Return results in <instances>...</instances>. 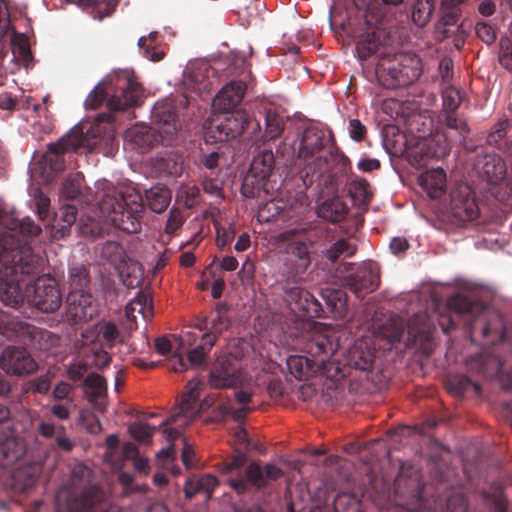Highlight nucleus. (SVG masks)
I'll use <instances>...</instances> for the list:
<instances>
[{"label":"nucleus","instance_id":"1","mask_svg":"<svg viewBox=\"0 0 512 512\" xmlns=\"http://www.w3.org/2000/svg\"><path fill=\"white\" fill-rule=\"evenodd\" d=\"M331 140L332 136L330 137ZM351 171L349 158L339 150L332 141L325 156L316 157L303 170V182L306 186L315 185L323 202L318 206L319 217L337 223L342 221L347 213L346 204L339 198L338 191L341 178H346Z\"/></svg>","mask_w":512,"mask_h":512},{"label":"nucleus","instance_id":"2","mask_svg":"<svg viewBox=\"0 0 512 512\" xmlns=\"http://www.w3.org/2000/svg\"><path fill=\"white\" fill-rule=\"evenodd\" d=\"M110 118V115L100 114L96 122L90 125L86 131H84V126L76 125L57 142L48 144L46 152L35 167L39 170L43 180L51 181L57 173L64 170L67 154L78 152L81 148L92 151L102 142H111L113 140L111 131H107L101 125L102 121L109 122Z\"/></svg>","mask_w":512,"mask_h":512},{"label":"nucleus","instance_id":"3","mask_svg":"<svg viewBox=\"0 0 512 512\" xmlns=\"http://www.w3.org/2000/svg\"><path fill=\"white\" fill-rule=\"evenodd\" d=\"M43 259L30 247L0 241V300L6 306L17 308L24 301L20 282L26 276L42 272Z\"/></svg>","mask_w":512,"mask_h":512},{"label":"nucleus","instance_id":"4","mask_svg":"<svg viewBox=\"0 0 512 512\" xmlns=\"http://www.w3.org/2000/svg\"><path fill=\"white\" fill-rule=\"evenodd\" d=\"M144 89L132 71L122 70L109 75L100 82L87 96L85 107L95 110L107 100L111 111H125L139 106Z\"/></svg>","mask_w":512,"mask_h":512},{"label":"nucleus","instance_id":"5","mask_svg":"<svg viewBox=\"0 0 512 512\" xmlns=\"http://www.w3.org/2000/svg\"><path fill=\"white\" fill-rule=\"evenodd\" d=\"M101 215L115 228L126 233L141 230L144 212L143 197L133 188H109L99 203Z\"/></svg>","mask_w":512,"mask_h":512},{"label":"nucleus","instance_id":"6","mask_svg":"<svg viewBox=\"0 0 512 512\" xmlns=\"http://www.w3.org/2000/svg\"><path fill=\"white\" fill-rule=\"evenodd\" d=\"M335 339L317 329L303 336L302 352L306 355H291L287 367L297 380H308L318 372H326L330 359L337 350Z\"/></svg>","mask_w":512,"mask_h":512},{"label":"nucleus","instance_id":"7","mask_svg":"<svg viewBox=\"0 0 512 512\" xmlns=\"http://www.w3.org/2000/svg\"><path fill=\"white\" fill-rule=\"evenodd\" d=\"M449 315H441L438 324L443 333L447 334L455 328L456 322L463 321L471 343H477V333L487 338L492 329L488 323V311L480 303L471 301L467 296L456 294L447 303Z\"/></svg>","mask_w":512,"mask_h":512},{"label":"nucleus","instance_id":"8","mask_svg":"<svg viewBox=\"0 0 512 512\" xmlns=\"http://www.w3.org/2000/svg\"><path fill=\"white\" fill-rule=\"evenodd\" d=\"M0 333L7 337L15 336L25 344H31L40 350H47L57 341L56 336L50 331L10 318L2 311H0Z\"/></svg>","mask_w":512,"mask_h":512},{"label":"nucleus","instance_id":"9","mask_svg":"<svg viewBox=\"0 0 512 512\" xmlns=\"http://www.w3.org/2000/svg\"><path fill=\"white\" fill-rule=\"evenodd\" d=\"M377 69L387 72L395 81L396 86H408L419 79L422 74V62L413 53H393L377 63Z\"/></svg>","mask_w":512,"mask_h":512},{"label":"nucleus","instance_id":"10","mask_svg":"<svg viewBox=\"0 0 512 512\" xmlns=\"http://www.w3.org/2000/svg\"><path fill=\"white\" fill-rule=\"evenodd\" d=\"M222 118L212 121L205 131L206 143L226 142L236 139L249 124V115L244 110H235Z\"/></svg>","mask_w":512,"mask_h":512},{"label":"nucleus","instance_id":"11","mask_svg":"<svg viewBox=\"0 0 512 512\" xmlns=\"http://www.w3.org/2000/svg\"><path fill=\"white\" fill-rule=\"evenodd\" d=\"M28 301L44 313L58 310L62 304V294L56 280L49 276H39L31 290L28 289Z\"/></svg>","mask_w":512,"mask_h":512},{"label":"nucleus","instance_id":"12","mask_svg":"<svg viewBox=\"0 0 512 512\" xmlns=\"http://www.w3.org/2000/svg\"><path fill=\"white\" fill-rule=\"evenodd\" d=\"M311 258L308 245L302 241H295L287 247V257L282 272V282L301 283L310 266Z\"/></svg>","mask_w":512,"mask_h":512},{"label":"nucleus","instance_id":"13","mask_svg":"<svg viewBox=\"0 0 512 512\" xmlns=\"http://www.w3.org/2000/svg\"><path fill=\"white\" fill-rule=\"evenodd\" d=\"M450 209L459 222H473L480 215V208L472 188L466 183L457 184L450 193Z\"/></svg>","mask_w":512,"mask_h":512},{"label":"nucleus","instance_id":"14","mask_svg":"<svg viewBox=\"0 0 512 512\" xmlns=\"http://www.w3.org/2000/svg\"><path fill=\"white\" fill-rule=\"evenodd\" d=\"M245 475L246 478L238 477L228 480L230 487L238 494L245 493L248 490L249 483L257 488L265 487L270 481L282 477L283 471L273 464L261 466L258 463H251L246 468Z\"/></svg>","mask_w":512,"mask_h":512},{"label":"nucleus","instance_id":"15","mask_svg":"<svg viewBox=\"0 0 512 512\" xmlns=\"http://www.w3.org/2000/svg\"><path fill=\"white\" fill-rule=\"evenodd\" d=\"M57 512H92L95 497L91 490L64 486L55 496Z\"/></svg>","mask_w":512,"mask_h":512},{"label":"nucleus","instance_id":"16","mask_svg":"<svg viewBox=\"0 0 512 512\" xmlns=\"http://www.w3.org/2000/svg\"><path fill=\"white\" fill-rule=\"evenodd\" d=\"M345 284L351 292L360 297L362 292L371 293L380 285V271L373 261L363 262L357 269L344 276Z\"/></svg>","mask_w":512,"mask_h":512},{"label":"nucleus","instance_id":"17","mask_svg":"<svg viewBox=\"0 0 512 512\" xmlns=\"http://www.w3.org/2000/svg\"><path fill=\"white\" fill-rule=\"evenodd\" d=\"M0 365L7 373L17 376L29 375L38 369V364L26 349L13 346L3 350Z\"/></svg>","mask_w":512,"mask_h":512},{"label":"nucleus","instance_id":"18","mask_svg":"<svg viewBox=\"0 0 512 512\" xmlns=\"http://www.w3.org/2000/svg\"><path fill=\"white\" fill-rule=\"evenodd\" d=\"M98 314V304L89 292L69 291L66 316L74 322H87Z\"/></svg>","mask_w":512,"mask_h":512},{"label":"nucleus","instance_id":"19","mask_svg":"<svg viewBox=\"0 0 512 512\" xmlns=\"http://www.w3.org/2000/svg\"><path fill=\"white\" fill-rule=\"evenodd\" d=\"M474 168L478 176L491 185H497L503 181L507 171L504 160L495 153L478 155Z\"/></svg>","mask_w":512,"mask_h":512},{"label":"nucleus","instance_id":"20","mask_svg":"<svg viewBox=\"0 0 512 512\" xmlns=\"http://www.w3.org/2000/svg\"><path fill=\"white\" fill-rule=\"evenodd\" d=\"M375 351L372 339L370 337H361L355 340L348 349L345 364L356 370L367 371L373 365Z\"/></svg>","mask_w":512,"mask_h":512},{"label":"nucleus","instance_id":"21","mask_svg":"<svg viewBox=\"0 0 512 512\" xmlns=\"http://www.w3.org/2000/svg\"><path fill=\"white\" fill-rule=\"evenodd\" d=\"M450 148L444 134L437 133L431 138L419 143L414 152L415 162L419 165H425L430 159H441L449 154Z\"/></svg>","mask_w":512,"mask_h":512},{"label":"nucleus","instance_id":"22","mask_svg":"<svg viewBox=\"0 0 512 512\" xmlns=\"http://www.w3.org/2000/svg\"><path fill=\"white\" fill-rule=\"evenodd\" d=\"M241 382L240 372L232 365L227 357L217 360L209 376V384L212 388L222 389L235 387Z\"/></svg>","mask_w":512,"mask_h":512},{"label":"nucleus","instance_id":"23","mask_svg":"<svg viewBox=\"0 0 512 512\" xmlns=\"http://www.w3.org/2000/svg\"><path fill=\"white\" fill-rule=\"evenodd\" d=\"M188 386L190 387L189 390L182 395L181 401L179 403V411L162 422L160 427L175 424L177 423L178 419L181 418L184 419V422L181 424V426L188 425L197 417L198 412L196 410V406L199 398L197 384L192 386V382H189Z\"/></svg>","mask_w":512,"mask_h":512},{"label":"nucleus","instance_id":"24","mask_svg":"<svg viewBox=\"0 0 512 512\" xmlns=\"http://www.w3.org/2000/svg\"><path fill=\"white\" fill-rule=\"evenodd\" d=\"M246 85L242 81H231L226 84L213 100V106L223 112L234 110L242 101Z\"/></svg>","mask_w":512,"mask_h":512},{"label":"nucleus","instance_id":"25","mask_svg":"<svg viewBox=\"0 0 512 512\" xmlns=\"http://www.w3.org/2000/svg\"><path fill=\"white\" fill-rule=\"evenodd\" d=\"M136 312L141 314L145 320L152 318V298L148 293L144 291H139L137 295L125 306V317L128 322V334H130L133 330L136 329Z\"/></svg>","mask_w":512,"mask_h":512},{"label":"nucleus","instance_id":"26","mask_svg":"<svg viewBox=\"0 0 512 512\" xmlns=\"http://www.w3.org/2000/svg\"><path fill=\"white\" fill-rule=\"evenodd\" d=\"M325 146V132L317 126L311 125L305 128L300 141L298 157L308 159Z\"/></svg>","mask_w":512,"mask_h":512},{"label":"nucleus","instance_id":"27","mask_svg":"<svg viewBox=\"0 0 512 512\" xmlns=\"http://www.w3.org/2000/svg\"><path fill=\"white\" fill-rule=\"evenodd\" d=\"M356 52L361 60H366L372 55L379 57L378 63L384 58H388L389 54L385 51V47L380 43V37L375 32L363 34L356 43Z\"/></svg>","mask_w":512,"mask_h":512},{"label":"nucleus","instance_id":"28","mask_svg":"<svg viewBox=\"0 0 512 512\" xmlns=\"http://www.w3.org/2000/svg\"><path fill=\"white\" fill-rule=\"evenodd\" d=\"M84 386L90 391H86L87 400L101 412L105 411L106 405L101 401L107 393V384L105 379L97 373H90L84 380Z\"/></svg>","mask_w":512,"mask_h":512},{"label":"nucleus","instance_id":"29","mask_svg":"<svg viewBox=\"0 0 512 512\" xmlns=\"http://www.w3.org/2000/svg\"><path fill=\"white\" fill-rule=\"evenodd\" d=\"M419 183L431 198H439L445 191L446 173L441 168L426 171L420 175Z\"/></svg>","mask_w":512,"mask_h":512},{"label":"nucleus","instance_id":"30","mask_svg":"<svg viewBox=\"0 0 512 512\" xmlns=\"http://www.w3.org/2000/svg\"><path fill=\"white\" fill-rule=\"evenodd\" d=\"M87 11L94 19L102 20L110 16L117 4L118 0H66Z\"/></svg>","mask_w":512,"mask_h":512},{"label":"nucleus","instance_id":"31","mask_svg":"<svg viewBox=\"0 0 512 512\" xmlns=\"http://www.w3.org/2000/svg\"><path fill=\"white\" fill-rule=\"evenodd\" d=\"M130 141L142 150H148L160 142V134L152 127L136 126L127 131Z\"/></svg>","mask_w":512,"mask_h":512},{"label":"nucleus","instance_id":"32","mask_svg":"<svg viewBox=\"0 0 512 512\" xmlns=\"http://www.w3.org/2000/svg\"><path fill=\"white\" fill-rule=\"evenodd\" d=\"M321 295L335 318L341 319L347 315V294L344 290L325 288L322 289Z\"/></svg>","mask_w":512,"mask_h":512},{"label":"nucleus","instance_id":"33","mask_svg":"<svg viewBox=\"0 0 512 512\" xmlns=\"http://www.w3.org/2000/svg\"><path fill=\"white\" fill-rule=\"evenodd\" d=\"M171 191L162 185H156L145 191L149 209L155 213L164 212L171 202Z\"/></svg>","mask_w":512,"mask_h":512},{"label":"nucleus","instance_id":"34","mask_svg":"<svg viewBox=\"0 0 512 512\" xmlns=\"http://www.w3.org/2000/svg\"><path fill=\"white\" fill-rule=\"evenodd\" d=\"M154 121L160 125L164 132L173 135L177 132V115L173 107L167 104H156L152 110Z\"/></svg>","mask_w":512,"mask_h":512},{"label":"nucleus","instance_id":"35","mask_svg":"<svg viewBox=\"0 0 512 512\" xmlns=\"http://www.w3.org/2000/svg\"><path fill=\"white\" fill-rule=\"evenodd\" d=\"M98 337L103 346L111 349L118 343H125L128 334L120 331L114 322L104 321L98 324Z\"/></svg>","mask_w":512,"mask_h":512},{"label":"nucleus","instance_id":"36","mask_svg":"<svg viewBox=\"0 0 512 512\" xmlns=\"http://www.w3.org/2000/svg\"><path fill=\"white\" fill-rule=\"evenodd\" d=\"M297 302L299 308H291L290 311L301 320L314 319L322 316L323 307L321 303L308 291V297L302 296Z\"/></svg>","mask_w":512,"mask_h":512},{"label":"nucleus","instance_id":"37","mask_svg":"<svg viewBox=\"0 0 512 512\" xmlns=\"http://www.w3.org/2000/svg\"><path fill=\"white\" fill-rule=\"evenodd\" d=\"M274 165L275 158L273 152L271 150H263L253 157L249 170L258 177L267 180L274 169Z\"/></svg>","mask_w":512,"mask_h":512},{"label":"nucleus","instance_id":"38","mask_svg":"<svg viewBox=\"0 0 512 512\" xmlns=\"http://www.w3.org/2000/svg\"><path fill=\"white\" fill-rule=\"evenodd\" d=\"M348 192L357 206H367L373 196L369 182L362 178L352 180L349 183Z\"/></svg>","mask_w":512,"mask_h":512},{"label":"nucleus","instance_id":"39","mask_svg":"<svg viewBox=\"0 0 512 512\" xmlns=\"http://www.w3.org/2000/svg\"><path fill=\"white\" fill-rule=\"evenodd\" d=\"M70 291L88 292L90 276L88 268L83 264H75L70 267L68 273Z\"/></svg>","mask_w":512,"mask_h":512},{"label":"nucleus","instance_id":"40","mask_svg":"<svg viewBox=\"0 0 512 512\" xmlns=\"http://www.w3.org/2000/svg\"><path fill=\"white\" fill-rule=\"evenodd\" d=\"M24 451L14 438H7L0 443V467H8L19 460Z\"/></svg>","mask_w":512,"mask_h":512},{"label":"nucleus","instance_id":"41","mask_svg":"<svg viewBox=\"0 0 512 512\" xmlns=\"http://www.w3.org/2000/svg\"><path fill=\"white\" fill-rule=\"evenodd\" d=\"M227 304L225 302H218L215 306V316L209 321V331L205 334H212L217 339L220 334L226 331L230 325L231 320L227 316Z\"/></svg>","mask_w":512,"mask_h":512},{"label":"nucleus","instance_id":"42","mask_svg":"<svg viewBox=\"0 0 512 512\" xmlns=\"http://www.w3.org/2000/svg\"><path fill=\"white\" fill-rule=\"evenodd\" d=\"M357 247L347 239H338L326 251L324 256L332 263L337 262L341 257H351L356 253Z\"/></svg>","mask_w":512,"mask_h":512},{"label":"nucleus","instance_id":"43","mask_svg":"<svg viewBox=\"0 0 512 512\" xmlns=\"http://www.w3.org/2000/svg\"><path fill=\"white\" fill-rule=\"evenodd\" d=\"M216 343V338L212 334H203L201 343L188 353V360L191 365L199 366L204 363L206 355Z\"/></svg>","mask_w":512,"mask_h":512},{"label":"nucleus","instance_id":"44","mask_svg":"<svg viewBox=\"0 0 512 512\" xmlns=\"http://www.w3.org/2000/svg\"><path fill=\"white\" fill-rule=\"evenodd\" d=\"M473 388L476 393H480V384L473 382L469 377L463 374H455L448 378V389L456 396H463L464 393Z\"/></svg>","mask_w":512,"mask_h":512},{"label":"nucleus","instance_id":"45","mask_svg":"<svg viewBox=\"0 0 512 512\" xmlns=\"http://www.w3.org/2000/svg\"><path fill=\"white\" fill-rule=\"evenodd\" d=\"M434 10V0H417L412 11L413 22L419 27L426 26L430 21Z\"/></svg>","mask_w":512,"mask_h":512},{"label":"nucleus","instance_id":"46","mask_svg":"<svg viewBox=\"0 0 512 512\" xmlns=\"http://www.w3.org/2000/svg\"><path fill=\"white\" fill-rule=\"evenodd\" d=\"M265 181V178H260L249 170L242 182V195L247 198L259 197L261 190L265 189Z\"/></svg>","mask_w":512,"mask_h":512},{"label":"nucleus","instance_id":"47","mask_svg":"<svg viewBox=\"0 0 512 512\" xmlns=\"http://www.w3.org/2000/svg\"><path fill=\"white\" fill-rule=\"evenodd\" d=\"M38 474V467L31 465L23 466L14 471L13 480L21 490H26L35 484Z\"/></svg>","mask_w":512,"mask_h":512},{"label":"nucleus","instance_id":"48","mask_svg":"<svg viewBox=\"0 0 512 512\" xmlns=\"http://www.w3.org/2000/svg\"><path fill=\"white\" fill-rule=\"evenodd\" d=\"M285 121L276 111L268 110L265 115V137L276 139L284 130Z\"/></svg>","mask_w":512,"mask_h":512},{"label":"nucleus","instance_id":"49","mask_svg":"<svg viewBox=\"0 0 512 512\" xmlns=\"http://www.w3.org/2000/svg\"><path fill=\"white\" fill-rule=\"evenodd\" d=\"M298 284L299 283L292 282L281 283L284 301L286 302L289 309L299 308V304H297V302L302 300L301 297L303 295L308 297V291Z\"/></svg>","mask_w":512,"mask_h":512},{"label":"nucleus","instance_id":"50","mask_svg":"<svg viewBox=\"0 0 512 512\" xmlns=\"http://www.w3.org/2000/svg\"><path fill=\"white\" fill-rule=\"evenodd\" d=\"M440 14L443 26H454L461 16V9L457 6L456 0H442Z\"/></svg>","mask_w":512,"mask_h":512},{"label":"nucleus","instance_id":"51","mask_svg":"<svg viewBox=\"0 0 512 512\" xmlns=\"http://www.w3.org/2000/svg\"><path fill=\"white\" fill-rule=\"evenodd\" d=\"M157 39L158 33L152 32L148 37L143 36L138 40V45L144 51V55L153 62H158L165 56L163 51L155 50Z\"/></svg>","mask_w":512,"mask_h":512},{"label":"nucleus","instance_id":"52","mask_svg":"<svg viewBox=\"0 0 512 512\" xmlns=\"http://www.w3.org/2000/svg\"><path fill=\"white\" fill-rule=\"evenodd\" d=\"M60 221L62 224L56 230V234L64 237L70 231L71 226L77 219V209L73 205H64L60 210Z\"/></svg>","mask_w":512,"mask_h":512},{"label":"nucleus","instance_id":"53","mask_svg":"<svg viewBox=\"0 0 512 512\" xmlns=\"http://www.w3.org/2000/svg\"><path fill=\"white\" fill-rule=\"evenodd\" d=\"M444 112H456L462 102L460 91L452 85L445 86L442 91Z\"/></svg>","mask_w":512,"mask_h":512},{"label":"nucleus","instance_id":"54","mask_svg":"<svg viewBox=\"0 0 512 512\" xmlns=\"http://www.w3.org/2000/svg\"><path fill=\"white\" fill-rule=\"evenodd\" d=\"M83 177L76 174L65 180L62 187V196L66 199H76L82 191Z\"/></svg>","mask_w":512,"mask_h":512},{"label":"nucleus","instance_id":"55","mask_svg":"<svg viewBox=\"0 0 512 512\" xmlns=\"http://www.w3.org/2000/svg\"><path fill=\"white\" fill-rule=\"evenodd\" d=\"M498 60L504 69L512 72V41L507 36L499 40Z\"/></svg>","mask_w":512,"mask_h":512},{"label":"nucleus","instance_id":"56","mask_svg":"<svg viewBox=\"0 0 512 512\" xmlns=\"http://www.w3.org/2000/svg\"><path fill=\"white\" fill-rule=\"evenodd\" d=\"M129 433L140 443H149L154 433V428L142 422H135L129 426Z\"/></svg>","mask_w":512,"mask_h":512},{"label":"nucleus","instance_id":"57","mask_svg":"<svg viewBox=\"0 0 512 512\" xmlns=\"http://www.w3.org/2000/svg\"><path fill=\"white\" fill-rule=\"evenodd\" d=\"M475 32L484 43L491 45L496 40V29L490 23L485 21L477 22L475 26Z\"/></svg>","mask_w":512,"mask_h":512},{"label":"nucleus","instance_id":"58","mask_svg":"<svg viewBox=\"0 0 512 512\" xmlns=\"http://www.w3.org/2000/svg\"><path fill=\"white\" fill-rule=\"evenodd\" d=\"M50 386V378L47 375H41L26 383V391L33 394H46L49 391Z\"/></svg>","mask_w":512,"mask_h":512},{"label":"nucleus","instance_id":"59","mask_svg":"<svg viewBox=\"0 0 512 512\" xmlns=\"http://www.w3.org/2000/svg\"><path fill=\"white\" fill-rule=\"evenodd\" d=\"M444 121L448 128L458 131L461 136H465L470 131L468 124L464 120L458 118L455 112H445Z\"/></svg>","mask_w":512,"mask_h":512},{"label":"nucleus","instance_id":"60","mask_svg":"<svg viewBox=\"0 0 512 512\" xmlns=\"http://www.w3.org/2000/svg\"><path fill=\"white\" fill-rule=\"evenodd\" d=\"M508 127V120L499 121L488 134L487 143L498 146L500 141L506 136Z\"/></svg>","mask_w":512,"mask_h":512},{"label":"nucleus","instance_id":"61","mask_svg":"<svg viewBox=\"0 0 512 512\" xmlns=\"http://www.w3.org/2000/svg\"><path fill=\"white\" fill-rule=\"evenodd\" d=\"M184 216L177 208H172L169 211V216L165 225V232L167 234H174L184 223Z\"/></svg>","mask_w":512,"mask_h":512},{"label":"nucleus","instance_id":"62","mask_svg":"<svg viewBox=\"0 0 512 512\" xmlns=\"http://www.w3.org/2000/svg\"><path fill=\"white\" fill-rule=\"evenodd\" d=\"M453 60L449 57H444L439 62V74L443 84L450 85L453 79Z\"/></svg>","mask_w":512,"mask_h":512},{"label":"nucleus","instance_id":"63","mask_svg":"<svg viewBox=\"0 0 512 512\" xmlns=\"http://www.w3.org/2000/svg\"><path fill=\"white\" fill-rule=\"evenodd\" d=\"M72 391L73 387L69 383L62 381L54 387L52 391V397L55 400H68L70 403H72Z\"/></svg>","mask_w":512,"mask_h":512},{"label":"nucleus","instance_id":"64","mask_svg":"<svg viewBox=\"0 0 512 512\" xmlns=\"http://www.w3.org/2000/svg\"><path fill=\"white\" fill-rule=\"evenodd\" d=\"M449 512H468L467 500L463 495L452 496L447 501Z\"/></svg>","mask_w":512,"mask_h":512}]
</instances>
